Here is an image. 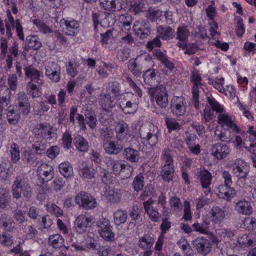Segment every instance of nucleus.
I'll return each mask as SVG.
<instances>
[{"label": "nucleus", "instance_id": "nucleus-14", "mask_svg": "<svg viewBox=\"0 0 256 256\" xmlns=\"http://www.w3.org/2000/svg\"><path fill=\"white\" fill-rule=\"evenodd\" d=\"M35 130L38 134L48 141H54L56 134L53 130L52 128L48 124L40 123L35 126Z\"/></svg>", "mask_w": 256, "mask_h": 256}, {"label": "nucleus", "instance_id": "nucleus-6", "mask_svg": "<svg viewBox=\"0 0 256 256\" xmlns=\"http://www.w3.org/2000/svg\"><path fill=\"white\" fill-rule=\"evenodd\" d=\"M108 166L110 167L114 173L116 175L122 174L123 172H126V178L130 176L133 168L130 164H126L122 160H117L110 158L106 162Z\"/></svg>", "mask_w": 256, "mask_h": 256}, {"label": "nucleus", "instance_id": "nucleus-44", "mask_svg": "<svg viewBox=\"0 0 256 256\" xmlns=\"http://www.w3.org/2000/svg\"><path fill=\"white\" fill-rule=\"evenodd\" d=\"M60 173L66 178H69L73 176V168L68 162H65L60 164L58 166Z\"/></svg>", "mask_w": 256, "mask_h": 256}, {"label": "nucleus", "instance_id": "nucleus-40", "mask_svg": "<svg viewBox=\"0 0 256 256\" xmlns=\"http://www.w3.org/2000/svg\"><path fill=\"white\" fill-rule=\"evenodd\" d=\"M174 165H164L161 172L162 180L167 182L172 180L174 178Z\"/></svg>", "mask_w": 256, "mask_h": 256}, {"label": "nucleus", "instance_id": "nucleus-38", "mask_svg": "<svg viewBox=\"0 0 256 256\" xmlns=\"http://www.w3.org/2000/svg\"><path fill=\"white\" fill-rule=\"evenodd\" d=\"M64 240L60 234H54L48 238V244L55 248H58L64 246Z\"/></svg>", "mask_w": 256, "mask_h": 256}, {"label": "nucleus", "instance_id": "nucleus-32", "mask_svg": "<svg viewBox=\"0 0 256 256\" xmlns=\"http://www.w3.org/2000/svg\"><path fill=\"white\" fill-rule=\"evenodd\" d=\"M135 34L140 38H144L150 34V30L139 21L136 22L133 26Z\"/></svg>", "mask_w": 256, "mask_h": 256}, {"label": "nucleus", "instance_id": "nucleus-12", "mask_svg": "<svg viewBox=\"0 0 256 256\" xmlns=\"http://www.w3.org/2000/svg\"><path fill=\"white\" fill-rule=\"evenodd\" d=\"M60 24L66 36H75L79 32L80 24L74 19H62L60 20Z\"/></svg>", "mask_w": 256, "mask_h": 256}, {"label": "nucleus", "instance_id": "nucleus-23", "mask_svg": "<svg viewBox=\"0 0 256 256\" xmlns=\"http://www.w3.org/2000/svg\"><path fill=\"white\" fill-rule=\"evenodd\" d=\"M189 35L190 32L187 26H179L176 32V39L179 40L177 46L184 49L187 45Z\"/></svg>", "mask_w": 256, "mask_h": 256}, {"label": "nucleus", "instance_id": "nucleus-46", "mask_svg": "<svg viewBox=\"0 0 256 256\" xmlns=\"http://www.w3.org/2000/svg\"><path fill=\"white\" fill-rule=\"evenodd\" d=\"M128 218V213L125 210H118L114 213V219L116 225L124 224Z\"/></svg>", "mask_w": 256, "mask_h": 256}, {"label": "nucleus", "instance_id": "nucleus-15", "mask_svg": "<svg viewBox=\"0 0 256 256\" xmlns=\"http://www.w3.org/2000/svg\"><path fill=\"white\" fill-rule=\"evenodd\" d=\"M93 218L84 214L78 215L74 222V228L76 232L83 234L86 232L88 227L92 224Z\"/></svg>", "mask_w": 256, "mask_h": 256}, {"label": "nucleus", "instance_id": "nucleus-63", "mask_svg": "<svg viewBox=\"0 0 256 256\" xmlns=\"http://www.w3.org/2000/svg\"><path fill=\"white\" fill-rule=\"evenodd\" d=\"M144 176L140 174L134 178L132 186L136 191L138 192L142 189L144 186Z\"/></svg>", "mask_w": 256, "mask_h": 256}, {"label": "nucleus", "instance_id": "nucleus-53", "mask_svg": "<svg viewBox=\"0 0 256 256\" xmlns=\"http://www.w3.org/2000/svg\"><path fill=\"white\" fill-rule=\"evenodd\" d=\"M130 10L135 14L143 10L144 0H129Z\"/></svg>", "mask_w": 256, "mask_h": 256}, {"label": "nucleus", "instance_id": "nucleus-42", "mask_svg": "<svg viewBox=\"0 0 256 256\" xmlns=\"http://www.w3.org/2000/svg\"><path fill=\"white\" fill-rule=\"evenodd\" d=\"M231 130L230 128H222L220 130L216 129L215 134L222 142H230L232 140Z\"/></svg>", "mask_w": 256, "mask_h": 256}, {"label": "nucleus", "instance_id": "nucleus-24", "mask_svg": "<svg viewBox=\"0 0 256 256\" xmlns=\"http://www.w3.org/2000/svg\"><path fill=\"white\" fill-rule=\"evenodd\" d=\"M210 220L215 224H220L225 219L226 212L219 206H213L210 210Z\"/></svg>", "mask_w": 256, "mask_h": 256}, {"label": "nucleus", "instance_id": "nucleus-59", "mask_svg": "<svg viewBox=\"0 0 256 256\" xmlns=\"http://www.w3.org/2000/svg\"><path fill=\"white\" fill-rule=\"evenodd\" d=\"M161 158L165 163L164 165H174L173 158L170 149L165 148L162 151Z\"/></svg>", "mask_w": 256, "mask_h": 256}, {"label": "nucleus", "instance_id": "nucleus-45", "mask_svg": "<svg viewBox=\"0 0 256 256\" xmlns=\"http://www.w3.org/2000/svg\"><path fill=\"white\" fill-rule=\"evenodd\" d=\"M11 200L10 190L6 189L0 190V208H5Z\"/></svg>", "mask_w": 256, "mask_h": 256}, {"label": "nucleus", "instance_id": "nucleus-16", "mask_svg": "<svg viewBox=\"0 0 256 256\" xmlns=\"http://www.w3.org/2000/svg\"><path fill=\"white\" fill-rule=\"evenodd\" d=\"M230 152L229 146L223 143L218 142L212 146L211 154L218 160L226 158Z\"/></svg>", "mask_w": 256, "mask_h": 256}, {"label": "nucleus", "instance_id": "nucleus-21", "mask_svg": "<svg viewBox=\"0 0 256 256\" xmlns=\"http://www.w3.org/2000/svg\"><path fill=\"white\" fill-rule=\"evenodd\" d=\"M216 234L218 236H214L212 238V242L216 244L221 240L228 241L234 236V231L228 228L218 229L216 230Z\"/></svg>", "mask_w": 256, "mask_h": 256}, {"label": "nucleus", "instance_id": "nucleus-25", "mask_svg": "<svg viewBox=\"0 0 256 256\" xmlns=\"http://www.w3.org/2000/svg\"><path fill=\"white\" fill-rule=\"evenodd\" d=\"M129 131L130 128L128 124L123 120L118 122L115 126L116 138L123 142L129 134Z\"/></svg>", "mask_w": 256, "mask_h": 256}, {"label": "nucleus", "instance_id": "nucleus-35", "mask_svg": "<svg viewBox=\"0 0 256 256\" xmlns=\"http://www.w3.org/2000/svg\"><path fill=\"white\" fill-rule=\"evenodd\" d=\"M198 179L200 181L204 188H208L211 184V174L206 170H200L198 174Z\"/></svg>", "mask_w": 256, "mask_h": 256}, {"label": "nucleus", "instance_id": "nucleus-11", "mask_svg": "<svg viewBox=\"0 0 256 256\" xmlns=\"http://www.w3.org/2000/svg\"><path fill=\"white\" fill-rule=\"evenodd\" d=\"M124 144L120 140H106L103 142V148L106 154L110 155H117L124 150Z\"/></svg>", "mask_w": 256, "mask_h": 256}, {"label": "nucleus", "instance_id": "nucleus-51", "mask_svg": "<svg viewBox=\"0 0 256 256\" xmlns=\"http://www.w3.org/2000/svg\"><path fill=\"white\" fill-rule=\"evenodd\" d=\"M238 243L240 247L245 248L256 245V240L250 238L248 235L244 234L238 238Z\"/></svg>", "mask_w": 256, "mask_h": 256}, {"label": "nucleus", "instance_id": "nucleus-43", "mask_svg": "<svg viewBox=\"0 0 256 256\" xmlns=\"http://www.w3.org/2000/svg\"><path fill=\"white\" fill-rule=\"evenodd\" d=\"M154 240L152 236L145 234L139 239L138 246L142 250L150 249L154 244Z\"/></svg>", "mask_w": 256, "mask_h": 256}, {"label": "nucleus", "instance_id": "nucleus-50", "mask_svg": "<svg viewBox=\"0 0 256 256\" xmlns=\"http://www.w3.org/2000/svg\"><path fill=\"white\" fill-rule=\"evenodd\" d=\"M120 106L122 112L126 114H133L136 112L138 108V104L135 102H132L130 100L127 101L125 104L122 103Z\"/></svg>", "mask_w": 256, "mask_h": 256}, {"label": "nucleus", "instance_id": "nucleus-27", "mask_svg": "<svg viewBox=\"0 0 256 256\" xmlns=\"http://www.w3.org/2000/svg\"><path fill=\"white\" fill-rule=\"evenodd\" d=\"M218 196L220 198L230 200L232 198L235 194L236 190L234 189L231 187V186H226L224 184H222L218 187Z\"/></svg>", "mask_w": 256, "mask_h": 256}, {"label": "nucleus", "instance_id": "nucleus-57", "mask_svg": "<svg viewBox=\"0 0 256 256\" xmlns=\"http://www.w3.org/2000/svg\"><path fill=\"white\" fill-rule=\"evenodd\" d=\"M118 20L125 30H129L130 29L132 18L130 15L128 14H122L119 16Z\"/></svg>", "mask_w": 256, "mask_h": 256}, {"label": "nucleus", "instance_id": "nucleus-26", "mask_svg": "<svg viewBox=\"0 0 256 256\" xmlns=\"http://www.w3.org/2000/svg\"><path fill=\"white\" fill-rule=\"evenodd\" d=\"M235 210L239 214L248 216L251 214L252 212L250 204L245 200H240L236 204Z\"/></svg>", "mask_w": 256, "mask_h": 256}, {"label": "nucleus", "instance_id": "nucleus-48", "mask_svg": "<svg viewBox=\"0 0 256 256\" xmlns=\"http://www.w3.org/2000/svg\"><path fill=\"white\" fill-rule=\"evenodd\" d=\"M26 44L28 45L30 48L35 50H38L42 46V44L39 38L36 36H26Z\"/></svg>", "mask_w": 256, "mask_h": 256}, {"label": "nucleus", "instance_id": "nucleus-60", "mask_svg": "<svg viewBox=\"0 0 256 256\" xmlns=\"http://www.w3.org/2000/svg\"><path fill=\"white\" fill-rule=\"evenodd\" d=\"M32 148L37 154H42L46 152V145L44 142L38 140L32 145Z\"/></svg>", "mask_w": 256, "mask_h": 256}, {"label": "nucleus", "instance_id": "nucleus-7", "mask_svg": "<svg viewBox=\"0 0 256 256\" xmlns=\"http://www.w3.org/2000/svg\"><path fill=\"white\" fill-rule=\"evenodd\" d=\"M186 102L182 96H174L170 101V110L176 116H184L186 112Z\"/></svg>", "mask_w": 256, "mask_h": 256}, {"label": "nucleus", "instance_id": "nucleus-34", "mask_svg": "<svg viewBox=\"0 0 256 256\" xmlns=\"http://www.w3.org/2000/svg\"><path fill=\"white\" fill-rule=\"evenodd\" d=\"M124 158L132 162H136L140 159V154L138 150L131 148H126L123 150Z\"/></svg>", "mask_w": 256, "mask_h": 256}, {"label": "nucleus", "instance_id": "nucleus-47", "mask_svg": "<svg viewBox=\"0 0 256 256\" xmlns=\"http://www.w3.org/2000/svg\"><path fill=\"white\" fill-rule=\"evenodd\" d=\"M170 210L174 213L178 214L180 212L182 208V204L180 199L177 196H172L169 200Z\"/></svg>", "mask_w": 256, "mask_h": 256}, {"label": "nucleus", "instance_id": "nucleus-8", "mask_svg": "<svg viewBox=\"0 0 256 256\" xmlns=\"http://www.w3.org/2000/svg\"><path fill=\"white\" fill-rule=\"evenodd\" d=\"M191 82L194 86L192 88V104L197 110L199 107V88L202 86V78L197 72H193L190 76Z\"/></svg>", "mask_w": 256, "mask_h": 256}, {"label": "nucleus", "instance_id": "nucleus-1", "mask_svg": "<svg viewBox=\"0 0 256 256\" xmlns=\"http://www.w3.org/2000/svg\"><path fill=\"white\" fill-rule=\"evenodd\" d=\"M208 102L211 107L215 110L216 113H218V123L221 126L222 128H230L232 132L234 133H240V129L237 126L234 122L232 117L227 113L224 112V107L221 106L216 100L212 96L208 98Z\"/></svg>", "mask_w": 256, "mask_h": 256}, {"label": "nucleus", "instance_id": "nucleus-5", "mask_svg": "<svg viewBox=\"0 0 256 256\" xmlns=\"http://www.w3.org/2000/svg\"><path fill=\"white\" fill-rule=\"evenodd\" d=\"M149 94L154 97L158 106L162 108H166L168 104V94L166 88L163 85L149 88Z\"/></svg>", "mask_w": 256, "mask_h": 256}, {"label": "nucleus", "instance_id": "nucleus-37", "mask_svg": "<svg viewBox=\"0 0 256 256\" xmlns=\"http://www.w3.org/2000/svg\"><path fill=\"white\" fill-rule=\"evenodd\" d=\"M154 55L166 68L170 71L174 70V64L168 59L167 56L160 50H156Z\"/></svg>", "mask_w": 256, "mask_h": 256}, {"label": "nucleus", "instance_id": "nucleus-4", "mask_svg": "<svg viewBox=\"0 0 256 256\" xmlns=\"http://www.w3.org/2000/svg\"><path fill=\"white\" fill-rule=\"evenodd\" d=\"M7 18L5 20V26L6 29V34L8 38H10L12 36V30L14 28V25L16 32L20 40H24V34L23 32V28L19 20L16 19L14 21V19L12 16L10 10H8L6 12Z\"/></svg>", "mask_w": 256, "mask_h": 256}, {"label": "nucleus", "instance_id": "nucleus-18", "mask_svg": "<svg viewBox=\"0 0 256 256\" xmlns=\"http://www.w3.org/2000/svg\"><path fill=\"white\" fill-rule=\"evenodd\" d=\"M37 173L42 182H48L54 176V168L51 165L42 164L38 167Z\"/></svg>", "mask_w": 256, "mask_h": 256}, {"label": "nucleus", "instance_id": "nucleus-52", "mask_svg": "<svg viewBox=\"0 0 256 256\" xmlns=\"http://www.w3.org/2000/svg\"><path fill=\"white\" fill-rule=\"evenodd\" d=\"M100 104L104 110H108L112 107L110 96L109 94H101L100 95Z\"/></svg>", "mask_w": 256, "mask_h": 256}, {"label": "nucleus", "instance_id": "nucleus-49", "mask_svg": "<svg viewBox=\"0 0 256 256\" xmlns=\"http://www.w3.org/2000/svg\"><path fill=\"white\" fill-rule=\"evenodd\" d=\"M10 158L13 163H16L20 160V146L16 143L11 144L10 150Z\"/></svg>", "mask_w": 256, "mask_h": 256}, {"label": "nucleus", "instance_id": "nucleus-28", "mask_svg": "<svg viewBox=\"0 0 256 256\" xmlns=\"http://www.w3.org/2000/svg\"><path fill=\"white\" fill-rule=\"evenodd\" d=\"M218 196L220 198L230 200L232 198L235 194L236 190L234 189L231 187V186H226L224 184H222L218 187Z\"/></svg>", "mask_w": 256, "mask_h": 256}, {"label": "nucleus", "instance_id": "nucleus-36", "mask_svg": "<svg viewBox=\"0 0 256 256\" xmlns=\"http://www.w3.org/2000/svg\"><path fill=\"white\" fill-rule=\"evenodd\" d=\"M74 143L79 152H88L89 148L88 143L83 136L80 135L76 136L74 139Z\"/></svg>", "mask_w": 256, "mask_h": 256}, {"label": "nucleus", "instance_id": "nucleus-2", "mask_svg": "<svg viewBox=\"0 0 256 256\" xmlns=\"http://www.w3.org/2000/svg\"><path fill=\"white\" fill-rule=\"evenodd\" d=\"M12 192L13 198L16 200L20 199L22 195L26 198H31L32 188L28 178L22 174L17 176L12 186Z\"/></svg>", "mask_w": 256, "mask_h": 256}, {"label": "nucleus", "instance_id": "nucleus-9", "mask_svg": "<svg viewBox=\"0 0 256 256\" xmlns=\"http://www.w3.org/2000/svg\"><path fill=\"white\" fill-rule=\"evenodd\" d=\"M112 227L108 219L100 220L98 226V232L100 236L106 242L114 240V234L112 230Z\"/></svg>", "mask_w": 256, "mask_h": 256}, {"label": "nucleus", "instance_id": "nucleus-33", "mask_svg": "<svg viewBox=\"0 0 256 256\" xmlns=\"http://www.w3.org/2000/svg\"><path fill=\"white\" fill-rule=\"evenodd\" d=\"M158 77L156 70L154 69L146 70L143 74L144 83L151 86H154L157 84L158 82Z\"/></svg>", "mask_w": 256, "mask_h": 256}, {"label": "nucleus", "instance_id": "nucleus-55", "mask_svg": "<svg viewBox=\"0 0 256 256\" xmlns=\"http://www.w3.org/2000/svg\"><path fill=\"white\" fill-rule=\"evenodd\" d=\"M50 109L49 106L44 102L35 103L33 108L34 114H42L48 112Z\"/></svg>", "mask_w": 256, "mask_h": 256}, {"label": "nucleus", "instance_id": "nucleus-3", "mask_svg": "<svg viewBox=\"0 0 256 256\" xmlns=\"http://www.w3.org/2000/svg\"><path fill=\"white\" fill-rule=\"evenodd\" d=\"M160 135L158 128L153 124L148 127L143 126L140 130V138L145 145L154 146L158 142Z\"/></svg>", "mask_w": 256, "mask_h": 256}, {"label": "nucleus", "instance_id": "nucleus-39", "mask_svg": "<svg viewBox=\"0 0 256 256\" xmlns=\"http://www.w3.org/2000/svg\"><path fill=\"white\" fill-rule=\"evenodd\" d=\"M80 66L79 62L76 60L69 61L66 64L67 74L72 78H74L78 73V68Z\"/></svg>", "mask_w": 256, "mask_h": 256}, {"label": "nucleus", "instance_id": "nucleus-29", "mask_svg": "<svg viewBox=\"0 0 256 256\" xmlns=\"http://www.w3.org/2000/svg\"><path fill=\"white\" fill-rule=\"evenodd\" d=\"M157 33L162 39L168 40L174 38V30L169 26H160L157 28Z\"/></svg>", "mask_w": 256, "mask_h": 256}, {"label": "nucleus", "instance_id": "nucleus-41", "mask_svg": "<svg viewBox=\"0 0 256 256\" xmlns=\"http://www.w3.org/2000/svg\"><path fill=\"white\" fill-rule=\"evenodd\" d=\"M209 225L210 222L207 220H205L201 223H194L192 226L196 232L202 234H208L210 233Z\"/></svg>", "mask_w": 256, "mask_h": 256}, {"label": "nucleus", "instance_id": "nucleus-31", "mask_svg": "<svg viewBox=\"0 0 256 256\" xmlns=\"http://www.w3.org/2000/svg\"><path fill=\"white\" fill-rule=\"evenodd\" d=\"M232 171L234 176L238 178V182H240V180L247 178L250 170L248 166L245 164L234 166Z\"/></svg>", "mask_w": 256, "mask_h": 256}, {"label": "nucleus", "instance_id": "nucleus-20", "mask_svg": "<svg viewBox=\"0 0 256 256\" xmlns=\"http://www.w3.org/2000/svg\"><path fill=\"white\" fill-rule=\"evenodd\" d=\"M26 76L30 80L37 83H42L43 73L40 72L32 66H28L24 68Z\"/></svg>", "mask_w": 256, "mask_h": 256}, {"label": "nucleus", "instance_id": "nucleus-61", "mask_svg": "<svg viewBox=\"0 0 256 256\" xmlns=\"http://www.w3.org/2000/svg\"><path fill=\"white\" fill-rule=\"evenodd\" d=\"M8 120L10 124H16L20 120V115L19 113L13 109L9 108L7 114Z\"/></svg>", "mask_w": 256, "mask_h": 256}, {"label": "nucleus", "instance_id": "nucleus-54", "mask_svg": "<svg viewBox=\"0 0 256 256\" xmlns=\"http://www.w3.org/2000/svg\"><path fill=\"white\" fill-rule=\"evenodd\" d=\"M26 90L28 93L31 95L32 98H39L42 95V92L38 86L32 82L28 83Z\"/></svg>", "mask_w": 256, "mask_h": 256}, {"label": "nucleus", "instance_id": "nucleus-22", "mask_svg": "<svg viewBox=\"0 0 256 256\" xmlns=\"http://www.w3.org/2000/svg\"><path fill=\"white\" fill-rule=\"evenodd\" d=\"M100 6L110 12H118L122 8L120 0H100Z\"/></svg>", "mask_w": 256, "mask_h": 256}, {"label": "nucleus", "instance_id": "nucleus-17", "mask_svg": "<svg viewBox=\"0 0 256 256\" xmlns=\"http://www.w3.org/2000/svg\"><path fill=\"white\" fill-rule=\"evenodd\" d=\"M192 244L199 254L206 256L211 250V244L208 240L201 236L194 240Z\"/></svg>", "mask_w": 256, "mask_h": 256}, {"label": "nucleus", "instance_id": "nucleus-13", "mask_svg": "<svg viewBox=\"0 0 256 256\" xmlns=\"http://www.w3.org/2000/svg\"><path fill=\"white\" fill-rule=\"evenodd\" d=\"M14 103L20 113L25 116H27L30 113V103L28 98L24 92H20L16 94Z\"/></svg>", "mask_w": 256, "mask_h": 256}, {"label": "nucleus", "instance_id": "nucleus-56", "mask_svg": "<svg viewBox=\"0 0 256 256\" xmlns=\"http://www.w3.org/2000/svg\"><path fill=\"white\" fill-rule=\"evenodd\" d=\"M208 84L214 86V87L221 93L225 92V88L223 87L224 78H216L214 80L212 78L208 79Z\"/></svg>", "mask_w": 256, "mask_h": 256}, {"label": "nucleus", "instance_id": "nucleus-19", "mask_svg": "<svg viewBox=\"0 0 256 256\" xmlns=\"http://www.w3.org/2000/svg\"><path fill=\"white\" fill-rule=\"evenodd\" d=\"M153 202L154 201L152 198L148 199L143 202L144 208L150 218L153 222H158L160 220V214L156 208L152 206Z\"/></svg>", "mask_w": 256, "mask_h": 256}, {"label": "nucleus", "instance_id": "nucleus-10", "mask_svg": "<svg viewBox=\"0 0 256 256\" xmlns=\"http://www.w3.org/2000/svg\"><path fill=\"white\" fill-rule=\"evenodd\" d=\"M75 202L80 206L86 210H90L96 207L95 199L86 192H80L75 198Z\"/></svg>", "mask_w": 256, "mask_h": 256}, {"label": "nucleus", "instance_id": "nucleus-64", "mask_svg": "<svg viewBox=\"0 0 256 256\" xmlns=\"http://www.w3.org/2000/svg\"><path fill=\"white\" fill-rule=\"evenodd\" d=\"M32 22L40 32L43 34H48L51 33L52 32V29L44 24L42 20L36 19L34 20Z\"/></svg>", "mask_w": 256, "mask_h": 256}, {"label": "nucleus", "instance_id": "nucleus-58", "mask_svg": "<svg viewBox=\"0 0 256 256\" xmlns=\"http://www.w3.org/2000/svg\"><path fill=\"white\" fill-rule=\"evenodd\" d=\"M164 120L169 132L180 129V124L174 118L166 116Z\"/></svg>", "mask_w": 256, "mask_h": 256}, {"label": "nucleus", "instance_id": "nucleus-62", "mask_svg": "<svg viewBox=\"0 0 256 256\" xmlns=\"http://www.w3.org/2000/svg\"><path fill=\"white\" fill-rule=\"evenodd\" d=\"M107 199L114 203L118 202L120 200V194L112 189L108 190L106 193Z\"/></svg>", "mask_w": 256, "mask_h": 256}, {"label": "nucleus", "instance_id": "nucleus-30", "mask_svg": "<svg viewBox=\"0 0 256 256\" xmlns=\"http://www.w3.org/2000/svg\"><path fill=\"white\" fill-rule=\"evenodd\" d=\"M78 174L81 177L92 179L94 177L95 170L92 166H89L86 162H82L79 167Z\"/></svg>", "mask_w": 256, "mask_h": 256}]
</instances>
